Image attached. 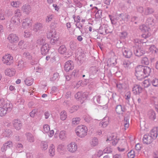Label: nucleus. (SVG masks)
Returning a JSON list of instances; mask_svg holds the SVG:
<instances>
[{
    "mask_svg": "<svg viewBox=\"0 0 158 158\" xmlns=\"http://www.w3.org/2000/svg\"><path fill=\"white\" fill-rule=\"evenodd\" d=\"M151 71V69L147 66L139 65L135 69V75L138 79L141 80L148 76Z\"/></svg>",
    "mask_w": 158,
    "mask_h": 158,
    "instance_id": "obj_1",
    "label": "nucleus"
},
{
    "mask_svg": "<svg viewBox=\"0 0 158 158\" xmlns=\"http://www.w3.org/2000/svg\"><path fill=\"white\" fill-rule=\"evenodd\" d=\"M88 129L87 127L83 125L78 126L75 130L77 135L79 137L83 138L87 135Z\"/></svg>",
    "mask_w": 158,
    "mask_h": 158,
    "instance_id": "obj_2",
    "label": "nucleus"
},
{
    "mask_svg": "<svg viewBox=\"0 0 158 158\" xmlns=\"http://www.w3.org/2000/svg\"><path fill=\"white\" fill-rule=\"evenodd\" d=\"M48 38L51 39V42L53 44H56L59 41V38L54 29L51 30L47 35Z\"/></svg>",
    "mask_w": 158,
    "mask_h": 158,
    "instance_id": "obj_3",
    "label": "nucleus"
},
{
    "mask_svg": "<svg viewBox=\"0 0 158 158\" xmlns=\"http://www.w3.org/2000/svg\"><path fill=\"white\" fill-rule=\"evenodd\" d=\"M133 51L134 54L139 57L143 55L146 52L143 47L139 45L133 47Z\"/></svg>",
    "mask_w": 158,
    "mask_h": 158,
    "instance_id": "obj_4",
    "label": "nucleus"
},
{
    "mask_svg": "<svg viewBox=\"0 0 158 158\" xmlns=\"http://www.w3.org/2000/svg\"><path fill=\"white\" fill-rule=\"evenodd\" d=\"M127 147V144L125 140L122 139L119 141L117 147V149L119 152H124Z\"/></svg>",
    "mask_w": 158,
    "mask_h": 158,
    "instance_id": "obj_5",
    "label": "nucleus"
},
{
    "mask_svg": "<svg viewBox=\"0 0 158 158\" xmlns=\"http://www.w3.org/2000/svg\"><path fill=\"white\" fill-rule=\"evenodd\" d=\"M0 106L6 109V111L10 110L12 107V104L9 101L4 100L3 99H0Z\"/></svg>",
    "mask_w": 158,
    "mask_h": 158,
    "instance_id": "obj_6",
    "label": "nucleus"
},
{
    "mask_svg": "<svg viewBox=\"0 0 158 158\" xmlns=\"http://www.w3.org/2000/svg\"><path fill=\"white\" fill-rule=\"evenodd\" d=\"M150 30V29L149 27L145 25H143L142 30L143 33L141 35L142 37L145 39L150 37L151 35V33L149 32Z\"/></svg>",
    "mask_w": 158,
    "mask_h": 158,
    "instance_id": "obj_7",
    "label": "nucleus"
},
{
    "mask_svg": "<svg viewBox=\"0 0 158 158\" xmlns=\"http://www.w3.org/2000/svg\"><path fill=\"white\" fill-rule=\"evenodd\" d=\"M13 57L10 54H7L2 57V61L3 63L10 65L12 62Z\"/></svg>",
    "mask_w": 158,
    "mask_h": 158,
    "instance_id": "obj_8",
    "label": "nucleus"
},
{
    "mask_svg": "<svg viewBox=\"0 0 158 158\" xmlns=\"http://www.w3.org/2000/svg\"><path fill=\"white\" fill-rule=\"evenodd\" d=\"M67 149L69 152L74 153L77 150V146L75 143L72 142L67 145Z\"/></svg>",
    "mask_w": 158,
    "mask_h": 158,
    "instance_id": "obj_9",
    "label": "nucleus"
},
{
    "mask_svg": "<svg viewBox=\"0 0 158 158\" xmlns=\"http://www.w3.org/2000/svg\"><path fill=\"white\" fill-rule=\"evenodd\" d=\"M112 141V144L114 145H115L118 143V139L117 138L115 134H112L110 135L108 137L106 140Z\"/></svg>",
    "mask_w": 158,
    "mask_h": 158,
    "instance_id": "obj_10",
    "label": "nucleus"
},
{
    "mask_svg": "<svg viewBox=\"0 0 158 158\" xmlns=\"http://www.w3.org/2000/svg\"><path fill=\"white\" fill-rule=\"evenodd\" d=\"M143 91V88L138 85H135L132 89V92L135 95L139 94Z\"/></svg>",
    "mask_w": 158,
    "mask_h": 158,
    "instance_id": "obj_11",
    "label": "nucleus"
},
{
    "mask_svg": "<svg viewBox=\"0 0 158 158\" xmlns=\"http://www.w3.org/2000/svg\"><path fill=\"white\" fill-rule=\"evenodd\" d=\"M74 68L73 62L71 60H68L66 62L65 64L64 68L65 70L67 72L72 70Z\"/></svg>",
    "mask_w": 158,
    "mask_h": 158,
    "instance_id": "obj_12",
    "label": "nucleus"
},
{
    "mask_svg": "<svg viewBox=\"0 0 158 158\" xmlns=\"http://www.w3.org/2000/svg\"><path fill=\"white\" fill-rule=\"evenodd\" d=\"M7 39L10 42L12 43H17L19 40L18 36L15 34H14L9 35Z\"/></svg>",
    "mask_w": 158,
    "mask_h": 158,
    "instance_id": "obj_13",
    "label": "nucleus"
},
{
    "mask_svg": "<svg viewBox=\"0 0 158 158\" xmlns=\"http://www.w3.org/2000/svg\"><path fill=\"white\" fill-rule=\"evenodd\" d=\"M55 137L57 138L59 137L60 139H63L66 138V133L65 131H61L59 132V131H56L55 135Z\"/></svg>",
    "mask_w": 158,
    "mask_h": 158,
    "instance_id": "obj_14",
    "label": "nucleus"
},
{
    "mask_svg": "<svg viewBox=\"0 0 158 158\" xmlns=\"http://www.w3.org/2000/svg\"><path fill=\"white\" fill-rule=\"evenodd\" d=\"M13 146V142L11 141H8L3 144V147L2 148V150L3 152L5 151L7 149L11 148Z\"/></svg>",
    "mask_w": 158,
    "mask_h": 158,
    "instance_id": "obj_15",
    "label": "nucleus"
},
{
    "mask_svg": "<svg viewBox=\"0 0 158 158\" xmlns=\"http://www.w3.org/2000/svg\"><path fill=\"white\" fill-rule=\"evenodd\" d=\"M153 140L152 137L147 135H144L143 139V143L147 144H150Z\"/></svg>",
    "mask_w": 158,
    "mask_h": 158,
    "instance_id": "obj_16",
    "label": "nucleus"
},
{
    "mask_svg": "<svg viewBox=\"0 0 158 158\" xmlns=\"http://www.w3.org/2000/svg\"><path fill=\"white\" fill-rule=\"evenodd\" d=\"M32 20L29 19H26L24 20L22 24L23 28H27L31 25Z\"/></svg>",
    "mask_w": 158,
    "mask_h": 158,
    "instance_id": "obj_17",
    "label": "nucleus"
},
{
    "mask_svg": "<svg viewBox=\"0 0 158 158\" xmlns=\"http://www.w3.org/2000/svg\"><path fill=\"white\" fill-rule=\"evenodd\" d=\"M123 55L125 57L130 58L132 55V52L130 49L125 48L123 52Z\"/></svg>",
    "mask_w": 158,
    "mask_h": 158,
    "instance_id": "obj_18",
    "label": "nucleus"
},
{
    "mask_svg": "<svg viewBox=\"0 0 158 158\" xmlns=\"http://www.w3.org/2000/svg\"><path fill=\"white\" fill-rule=\"evenodd\" d=\"M49 50V47L48 44L43 45L41 48V51L42 55H45L47 54Z\"/></svg>",
    "mask_w": 158,
    "mask_h": 158,
    "instance_id": "obj_19",
    "label": "nucleus"
},
{
    "mask_svg": "<svg viewBox=\"0 0 158 158\" xmlns=\"http://www.w3.org/2000/svg\"><path fill=\"white\" fill-rule=\"evenodd\" d=\"M15 72L14 69H7L5 70V73L6 75L11 77L15 75Z\"/></svg>",
    "mask_w": 158,
    "mask_h": 158,
    "instance_id": "obj_20",
    "label": "nucleus"
},
{
    "mask_svg": "<svg viewBox=\"0 0 158 158\" xmlns=\"http://www.w3.org/2000/svg\"><path fill=\"white\" fill-rule=\"evenodd\" d=\"M158 128L157 127H154L151 131L150 135L153 139L156 138L158 136Z\"/></svg>",
    "mask_w": 158,
    "mask_h": 158,
    "instance_id": "obj_21",
    "label": "nucleus"
},
{
    "mask_svg": "<svg viewBox=\"0 0 158 158\" xmlns=\"http://www.w3.org/2000/svg\"><path fill=\"white\" fill-rule=\"evenodd\" d=\"M75 96L77 99L82 102L85 99V95L84 94L78 92L75 95Z\"/></svg>",
    "mask_w": 158,
    "mask_h": 158,
    "instance_id": "obj_22",
    "label": "nucleus"
},
{
    "mask_svg": "<svg viewBox=\"0 0 158 158\" xmlns=\"http://www.w3.org/2000/svg\"><path fill=\"white\" fill-rule=\"evenodd\" d=\"M13 125L17 130H19L20 129L22 124L20 121L19 120H15L13 122Z\"/></svg>",
    "mask_w": 158,
    "mask_h": 158,
    "instance_id": "obj_23",
    "label": "nucleus"
},
{
    "mask_svg": "<svg viewBox=\"0 0 158 158\" xmlns=\"http://www.w3.org/2000/svg\"><path fill=\"white\" fill-rule=\"evenodd\" d=\"M151 84L155 87H158V78L155 77L150 78Z\"/></svg>",
    "mask_w": 158,
    "mask_h": 158,
    "instance_id": "obj_24",
    "label": "nucleus"
},
{
    "mask_svg": "<svg viewBox=\"0 0 158 158\" xmlns=\"http://www.w3.org/2000/svg\"><path fill=\"white\" fill-rule=\"evenodd\" d=\"M115 110L117 114H121L124 111L125 109L124 108H123L121 105H118L116 107Z\"/></svg>",
    "mask_w": 158,
    "mask_h": 158,
    "instance_id": "obj_25",
    "label": "nucleus"
},
{
    "mask_svg": "<svg viewBox=\"0 0 158 158\" xmlns=\"http://www.w3.org/2000/svg\"><path fill=\"white\" fill-rule=\"evenodd\" d=\"M22 9L26 13L28 14L31 11V8L30 6L25 5L23 6Z\"/></svg>",
    "mask_w": 158,
    "mask_h": 158,
    "instance_id": "obj_26",
    "label": "nucleus"
},
{
    "mask_svg": "<svg viewBox=\"0 0 158 158\" xmlns=\"http://www.w3.org/2000/svg\"><path fill=\"white\" fill-rule=\"evenodd\" d=\"M148 115L150 119L152 120H154L155 118V114L153 110L149 111L148 112Z\"/></svg>",
    "mask_w": 158,
    "mask_h": 158,
    "instance_id": "obj_27",
    "label": "nucleus"
},
{
    "mask_svg": "<svg viewBox=\"0 0 158 158\" xmlns=\"http://www.w3.org/2000/svg\"><path fill=\"white\" fill-rule=\"evenodd\" d=\"M149 51L153 53H156L158 51L157 48L154 45H151L149 48Z\"/></svg>",
    "mask_w": 158,
    "mask_h": 158,
    "instance_id": "obj_28",
    "label": "nucleus"
},
{
    "mask_svg": "<svg viewBox=\"0 0 158 158\" xmlns=\"http://www.w3.org/2000/svg\"><path fill=\"white\" fill-rule=\"evenodd\" d=\"M26 85L28 86L31 85L33 82V80L31 77H27L25 81Z\"/></svg>",
    "mask_w": 158,
    "mask_h": 158,
    "instance_id": "obj_29",
    "label": "nucleus"
},
{
    "mask_svg": "<svg viewBox=\"0 0 158 158\" xmlns=\"http://www.w3.org/2000/svg\"><path fill=\"white\" fill-rule=\"evenodd\" d=\"M151 84L150 78L145 80L143 82V85L144 87H149Z\"/></svg>",
    "mask_w": 158,
    "mask_h": 158,
    "instance_id": "obj_30",
    "label": "nucleus"
},
{
    "mask_svg": "<svg viewBox=\"0 0 158 158\" xmlns=\"http://www.w3.org/2000/svg\"><path fill=\"white\" fill-rule=\"evenodd\" d=\"M18 66L21 69H23L26 67V63L23 61H20L18 63Z\"/></svg>",
    "mask_w": 158,
    "mask_h": 158,
    "instance_id": "obj_31",
    "label": "nucleus"
},
{
    "mask_svg": "<svg viewBox=\"0 0 158 158\" xmlns=\"http://www.w3.org/2000/svg\"><path fill=\"white\" fill-rule=\"evenodd\" d=\"M81 120L80 118L76 117L73 118L72 120V124L73 125H77L79 123Z\"/></svg>",
    "mask_w": 158,
    "mask_h": 158,
    "instance_id": "obj_32",
    "label": "nucleus"
},
{
    "mask_svg": "<svg viewBox=\"0 0 158 158\" xmlns=\"http://www.w3.org/2000/svg\"><path fill=\"white\" fill-rule=\"evenodd\" d=\"M58 51L59 52L60 54H64L65 52L66 48L64 45H61L59 48Z\"/></svg>",
    "mask_w": 158,
    "mask_h": 158,
    "instance_id": "obj_33",
    "label": "nucleus"
},
{
    "mask_svg": "<svg viewBox=\"0 0 158 158\" xmlns=\"http://www.w3.org/2000/svg\"><path fill=\"white\" fill-rule=\"evenodd\" d=\"M141 62L142 64L146 65H148L149 63V61L148 58L146 57L142 58Z\"/></svg>",
    "mask_w": 158,
    "mask_h": 158,
    "instance_id": "obj_34",
    "label": "nucleus"
},
{
    "mask_svg": "<svg viewBox=\"0 0 158 158\" xmlns=\"http://www.w3.org/2000/svg\"><path fill=\"white\" fill-rule=\"evenodd\" d=\"M54 148V146L52 145L50 146L49 149V151L50 154V156H52L55 155Z\"/></svg>",
    "mask_w": 158,
    "mask_h": 158,
    "instance_id": "obj_35",
    "label": "nucleus"
},
{
    "mask_svg": "<svg viewBox=\"0 0 158 158\" xmlns=\"http://www.w3.org/2000/svg\"><path fill=\"white\" fill-rule=\"evenodd\" d=\"M123 125L125 130L128 128L129 126V120L127 119H125L123 122Z\"/></svg>",
    "mask_w": 158,
    "mask_h": 158,
    "instance_id": "obj_36",
    "label": "nucleus"
},
{
    "mask_svg": "<svg viewBox=\"0 0 158 158\" xmlns=\"http://www.w3.org/2000/svg\"><path fill=\"white\" fill-rule=\"evenodd\" d=\"M67 118L66 113L65 111H62L60 114V118L62 120H64Z\"/></svg>",
    "mask_w": 158,
    "mask_h": 158,
    "instance_id": "obj_37",
    "label": "nucleus"
},
{
    "mask_svg": "<svg viewBox=\"0 0 158 158\" xmlns=\"http://www.w3.org/2000/svg\"><path fill=\"white\" fill-rule=\"evenodd\" d=\"M42 28V25L40 23H37L35 24L34 27V30L35 31H38L39 30L41 29Z\"/></svg>",
    "mask_w": 158,
    "mask_h": 158,
    "instance_id": "obj_38",
    "label": "nucleus"
},
{
    "mask_svg": "<svg viewBox=\"0 0 158 158\" xmlns=\"http://www.w3.org/2000/svg\"><path fill=\"white\" fill-rule=\"evenodd\" d=\"M27 140L30 142H33L34 140V138L33 136L30 133H28L27 134Z\"/></svg>",
    "mask_w": 158,
    "mask_h": 158,
    "instance_id": "obj_39",
    "label": "nucleus"
},
{
    "mask_svg": "<svg viewBox=\"0 0 158 158\" xmlns=\"http://www.w3.org/2000/svg\"><path fill=\"white\" fill-rule=\"evenodd\" d=\"M48 145L47 143L45 142H43L41 144V147L43 150H45L48 148Z\"/></svg>",
    "mask_w": 158,
    "mask_h": 158,
    "instance_id": "obj_40",
    "label": "nucleus"
},
{
    "mask_svg": "<svg viewBox=\"0 0 158 158\" xmlns=\"http://www.w3.org/2000/svg\"><path fill=\"white\" fill-rule=\"evenodd\" d=\"M44 131L46 133H48L50 130L49 126L47 124H44L43 126Z\"/></svg>",
    "mask_w": 158,
    "mask_h": 158,
    "instance_id": "obj_41",
    "label": "nucleus"
},
{
    "mask_svg": "<svg viewBox=\"0 0 158 158\" xmlns=\"http://www.w3.org/2000/svg\"><path fill=\"white\" fill-rule=\"evenodd\" d=\"M6 110L1 106L0 107V116H3L6 113Z\"/></svg>",
    "mask_w": 158,
    "mask_h": 158,
    "instance_id": "obj_42",
    "label": "nucleus"
},
{
    "mask_svg": "<svg viewBox=\"0 0 158 158\" xmlns=\"http://www.w3.org/2000/svg\"><path fill=\"white\" fill-rule=\"evenodd\" d=\"M127 156L129 158H134L135 156L134 151L133 150H131L128 153Z\"/></svg>",
    "mask_w": 158,
    "mask_h": 158,
    "instance_id": "obj_43",
    "label": "nucleus"
},
{
    "mask_svg": "<svg viewBox=\"0 0 158 158\" xmlns=\"http://www.w3.org/2000/svg\"><path fill=\"white\" fill-rule=\"evenodd\" d=\"M20 19L16 16L13 17L11 19V22L15 23H18L20 22Z\"/></svg>",
    "mask_w": 158,
    "mask_h": 158,
    "instance_id": "obj_44",
    "label": "nucleus"
},
{
    "mask_svg": "<svg viewBox=\"0 0 158 158\" xmlns=\"http://www.w3.org/2000/svg\"><path fill=\"white\" fill-rule=\"evenodd\" d=\"M98 139L96 138H94L93 139L91 142V145L93 146H95L98 144Z\"/></svg>",
    "mask_w": 158,
    "mask_h": 158,
    "instance_id": "obj_45",
    "label": "nucleus"
},
{
    "mask_svg": "<svg viewBox=\"0 0 158 158\" xmlns=\"http://www.w3.org/2000/svg\"><path fill=\"white\" fill-rule=\"evenodd\" d=\"M105 119L101 121L100 123V126L103 127H106L108 124V122H106L104 121Z\"/></svg>",
    "mask_w": 158,
    "mask_h": 158,
    "instance_id": "obj_46",
    "label": "nucleus"
},
{
    "mask_svg": "<svg viewBox=\"0 0 158 158\" xmlns=\"http://www.w3.org/2000/svg\"><path fill=\"white\" fill-rule=\"evenodd\" d=\"M53 16L52 15H49L46 18L45 20L47 23L51 21L53 19Z\"/></svg>",
    "mask_w": 158,
    "mask_h": 158,
    "instance_id": "obj_47",
    "label": "nucleus"
},
{
    "mask_svg": "<svg viewBox=\"0 0 158 158\" xmlns=\"http://www.w3.org/2000/svg\"><path fill=\"white\" fill-rule=\"evenodd\" d=\"M19 2H13L11 3V5L14 7H17L19 6Z\"/></svg>",
    "mask_w": 158,
    "mask_h": 158,
    "instance_id": "obj_48",
    "label": "nucleus"
},
{
    "mask_svg": "<svg viewBox=\"0 0 158 158\" xmlns=\"http://www.w3.org/2000/svg\"><path fill=\"white\" fill-rule=\"evenodd\" d=\"M75 15H73V18L75 22L77 23H79L81 20L80 17L79 16H77L76 17Z\"/></svg>",
    "mask_w": 158,
    "mask_h": 158,
    "instance_id": "obj_49",
    "label": "nucleus"
},
{
    "mask_svg": "<svg viewBox=\"0 0 158 158\" xmlns=\"http://www.w3.org/2000/svg\"><path fill=\"white\" fill-rule=\"evenodd\" d=\"M37 110L36 109L33 110L30 113V116L32 117H34Z\"/></svg>",
    "mask_w": 158,
    "mask_h": 158,
    "instance_id": "obj_50",
    "label": "nucleus"
},
{
    "mask_svg": "<svg viewBox=\"0 0 158 158\" xmlns=\"http://www.w3.org/2000/svg\"><path fill=\"white\" fill-rule=\"evenodd\" d=\"M134 41L135 43H137L139 44H141L143 43V40L142 39H139L137 38L135 39L134 40Z\"/></svg>",
    "mask_w": 158,
    "mask_h": 158,
    "instance_id": "obj_51",
    "label": "nucleus"
},
{
    "mask_svg": "<svg viewBox=\"0 0 158 158\" xmlns=\"http://www.w3.org/2000/svg\"><path fill=\"white\" fill-rule=\"evenodd\" d=\"M21 16V14L20 12V10H17L15 11V16H16L18 18H19Z\"/></svg>",
    "mask_w": 158,
    "mask_h": 158,
    "instance_id": "obj_52",
    "label": "nucleus"
},
{
    "mask_svg": "<svg viewBox=\"0 0 158 158\" xmlns=\"http://www.w3.org/2000/svg\"><path fill=\"white\" fill-rule=\"evenodd\" d=\"M31 35V34L30 32H26L25 31L24 32V36L26 38L29 37Z\"/></svg>",
    "mask_w": 158,
    "mask_h": 158,
    "instance_id": "obj_53",
    "label": "nucleus"
},
{
    "mask_svg": "<svg viewBox=\"0 0 158 158\" xmlns=\"http://www.w3.org/2000/svg\"><path fill=\"white\" fill-rule=\"evenodd\" d=\"M54 133V131L53 130H51L50 131L49 134L48 135V136L49 137H51L52 136Z\"/></svg>",
    "mask_w": 158,
    "mask_h": 158,
    "instance_id": "obj_54",
    "label": "nucleus"
},
{
    "mask_svg": "<svg viewBox=\"0 0 158 158\" xmlns=\"http://www.w3.org/2000/svg\"><path fill=\"white\" fill-rule=\"evenodd\" d=\"M121 36L122 37L125 38L126 37L127 35V32H123L121 33Z\"/></svg>",
    "mask_w": 158,
    "mask_h": 158,
    "instance_id": "obj_55",
    "label": "nucleus"
},
{
    "mask_svg": "<svg viewBox=\"0 0 158 158\" xmlns=\"http://www.w3.org/2000/svg\"><path fill=\"white\" fill-rule=\"evenodd\" d=\"M126 97V99L127 100L129 99L131 97V94L130 92H128L125 95Z\"/></svg>",
    "mask_w": 158,
    "mask_h": 158,
    "instance_id": "obj_56",
    "label": "nucleus"
},
{
    "mask_svg": "<svg viewBox=\"0 0 158 158\" xmlns=\"http://www.w3.org/2000/svg\"><path fill=\"white\" fill-rule=\"evenodd\" d=\"M76 108L77 107L75 106L72 107L71 109L70 110V112L71 113H72L74 112L77 110Z\"/></svg>",
    "mask_w": 158,
    "mask_h": 158,
    "instance_id": "obj_57",
    "label": "nucleus"
},
{
    "mask_svg": "<svg viewBox=\"0 0 158 158\" xmlns=\"http://www.w3.org/2000/svg\"><path fill=\"white\" fill-rule=\"evenodd\" d=\"M44 115L45 118L47 119L49 117V116L50 115V114L47 111L45 113Z\"/></svg>",
    "mask_w": 158,
    "mask_h": 158,
    "instance_id": "obj_58",
    "label": "nucleus"
},
{
    "mask_svg": "<svg viewBox=\"0 0 158 158\" xmlns=\"http://www.w3.org/2000/svg\"><path fill=\"white\" fill-rule=\"evenodd\" d=\"M147 92L145 91L143 92V94L141 96V97L144 99H145L147 98Z\"/></svg>",
    "mask_w": 158,
    "mask_h": 158,
    "instance_id": "obj_59",
    "label": "nucleus"
},
{
    "mask_svg": "<svg viewBox=\"0 0 158 158\" xmlns=\"http://www.w3.org/2000/svg\"><path fill=\"white\" fill-rule=\"evenodd\" d=\"M70 47L71 49H73L75 47V44L73 42H71L70 44Z\"/></svg>",
    "mask_w": 158,
    "mask_h": 158,
    "instance_id": "obj_60",
    "label": "nucleus"
},
{
    "mask_svg": "<svg viewBox=\"0 0 158 158\" xmlns=\"http://www.w3.org/2000/svg\"><path fill=\"white\" fill-rule=\"evenodd\" d=\"M117 87L119 89H121L122 88V85L120 83L117 84L116 85Z\"/></svg>",
    "mask_w": 158,
    "mask_h": 158,
    "instance_id": "obj_61",
    "label": "nucleus"
},
{
    "mask_svg": "<svg viewBox=\"0 0 158 158\" xmlns=\"http://www.w3.org/2000/svg\"><path fill=\"white\" fill-rule=\"evenodd\" d=\"M135 148L137 150H139L141 148L140 145L139 144H137L135 145Z\"/></svg>",
    "mask_w": 158,
    "mask_h": 158,
    "instance_id": "obj_62",
    "label": "nucleus"
},
{
    "mask_svg": "<svg viewBox=\"0 0 158 158\" xmlns=\"http://www.w3.org/2000/svg\"><path fill=\"white\" fill-rule=\"evenodd\" d=\"M9 89L11 91H12L15 89V88L14 86L10 85L9 87Z\"/></svg>",
    "mask_w": 158,
    "mask_h": 158,
    "instance_id": "obj_63",
    "label": "nucleus"
},
{
    "mask_svg": "<svg viewBox=\"0 0 158 158\" xmlns=\"http://www.w3.org/2000/svg\"><path fill=\"white\" fill-rule=\"evenodd\" d=\"M113 158H121V156L120 155H116L114 156Z\"/></svg>",
    "mask_w": 158,
    "mask_h": 158,
    "instance_id": "obj_64",
    "label": "nucleus"
}]
</instances>
